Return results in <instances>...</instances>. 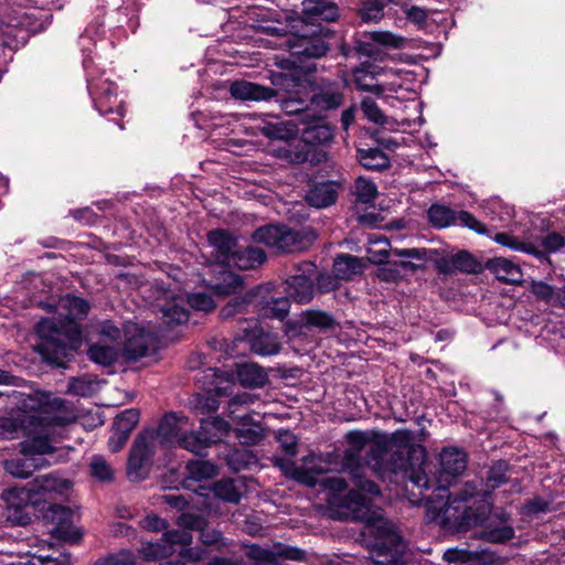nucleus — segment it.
Wrapping results in <instances>:
<instances>
[{
	"label": "nucleus",
	"instance_id": "nucleus-1",
	"mask_svg": "<svg viewBox=\"0 0 565 565\" xmlns=\"http://www.w3.org/2000/svg\"><path fill=\"white\" fill-rule=\"evenodd\" d=\"M348 441L351 446L347 455L349 459L367 446L366 466L380 479L391 483L409 480L419 487H428L426 476L415 471L419 461L417 454L422 455L423 450L413 443L411 431L401 429L391 435H379L372 441L364 433L351 431Z\"/></svg>",
	"mask_w": 565,
	"mask_h": 565
},
{
	"label": "nucleus",
	"instance_id": "nucleus-2",
	"mask_svg": "<svg viewBox=\"0 0 565 565\" xmlns=\"http://www.w3.org/2000/svg\"><path fill=\"white\" fill-rule=\"evenodd\" d=\"M352 480L359 491L351 490L342 499L341 505L352 514L354 519L366 520L364 533L373 536L374 542L371 545L370 557L372 562L369 565H403L406 544L396 532L394 525L382 516L369 518V504L365 495H379V486L362 477L359 469L352 471Z\"/></svg>",
	"mask_w": 565,
	"mask_h": 565
},
{
	"label": "nucleus",
	"instance_id": "nucleus-3",
	"mask_svg": "<svg viewBox=\"0 0 565 565\" xmlns=\"http://www.w3.org/2000/svg\"><path fill=\"white\" fill-rule=\"evenodd\" d=\"M58 306L66 312L64 319L45 318L38 322L40 343L36 351L50 364L62 365L82 344V331L77 320L87 317L90 306L79 297L65 295Z\"/></svg>",
	"mask_w": 565,
	"mask_h": 565
},
{
	"label": "nucleus",
	"instance_id": "nucleus-4",
	"mask_svg": "<svg viewBox=\"0 0 565 565\" xmlns=\"http://www.w3.org/2000/svg\"><path fill=\"white\" fill-rule=\"evenodd\" d=\"M416 446L418 447V445ZM419 448L423 450V452H425L424 448L420 446ZM417 457L419 458V461L415 466V471L427 476L420 468L424 454H417ZM439 461L440 471L438 479L435 482L427 479L428 487H419L416 483L413 484L419 489H434V492H436V498L446 499L443 507H440V511L444 512L447 519L454 520V514H459L462 511L463 504L469 502V498L478 495L477 484L475 482H466L465 486L456 493H450L448 490V486L450 484L451 479L461 475L467 468L468 460L467 454L465 451L456 447L445 448L439 455Z\"/></svg>",
	"mask_w": 565,
	"mask_h": 565
},
{
	"label": "nucleus",
	"instance_id": "nucleus-5",
	"mask_svg": "<svg viewBox=\"0 0 565 565\" xmlns=\"http://www.w3.org/2000/svg\"><path fill=\"white\" fill-rule=\"evenodd\" d=\"M75 420L71 407L61 398H54L33 417L36 436L21 443V454L35 458L36 455H46L54 451L52 441L61 438L58 429L66 427Z\"/></svg>",
	"mask_w": 565,
	"mask_h": 565
},
{
	"label": "nucleus",
	"instance_id": "nucleus-6",
	"mask_svg": "<svg viewBox=\"0 0 565 565\" xmlns=\"http://www.w3.org/2000/svg\"><path fill=\"white\" fill-rule=\"evenodd\" d=\"M507 463L497 462L487 471V489L482 490V493L477 489L478 495L469 498V501H473V505L465 503L462 511L459 514H454V521L458 525L471 527L482 524L487 520L491 511L487 497L491 490L507 482Z\"/></svg>",
	"mask_w": 565,
	"mask_h": 565
},
{
	"label": "nucleus",
	"instance_id": "nucleus-7",
	"mask_svg": "<svg viewBox=\"0 0 565 565\" xmlns=\"http://www.w3.org/2000/svg\"><path fill=\"white\" fill-rule=\"evenodd\" d=\"M316 235L310 231H294L282 225H266L253 233V239L277 253H296L308 248Z\"/></svg>",
	"mask_w": 565,
	"mask_h": 565
},
{
	"label": "nucleus",
	"instance_id": "nucleus-8",
	"mask_svg": "<svg viewBox=\"0 0 565 565\" xmlns=\"http://www.w3.org/2000/svg\"><path fill=\"white\" fill-rule=\"evenodd\" d=\"M295 29L296 32L287 35L281 43L295 58L294 64L301 62V57H321L327 53L329 46L320 34L321 29H306L301 24Z\"/></svg>",
	"mask_w": 565,
	"mask_h": 565
},
{
	"label": "nucleus",
	"instance_id": "nucleus-9",
	"mask_svg": "<svg viewBox=\"0 0 565 565\" xmlns=\"http://www.w3.org/2000/svg\"><path fill=\"white\" fill-rule=\"evenodd\" d=\"M428 218L437 228L462 225L479 234L486 233V226L472 214L466 211H456L443 204H433L428 210Z\"/></svg>",
	"mask_w": 565,
	"mask_h": 565
},
{
	"label": "nucleus",
	"instance_id": "nucleus-10",
	"mask_svg": "<svg viewBox=\"0 0 565 565\" xmlns=\"http://www.w3.org/2000/svg\"><path fill=\"white\" fill-rule=\"evenodd\" d=\"M493 241L502 246H507L513 250L531 254L540 259L545 257V252H556L565 244L564 238L557 233L548 234L543 239L542 245L544 249H541L540 246L532 242L522 241L509 233H497Z\"/></svg>",
	"mask_w": 565,
	"mask_h": 565
},
{
	"label": "nucleus",
	"instance_id": "nucleus-11",
	"mask_svg": "<svg viewBox=\"0 0 565 565\" xmlns=\"http://www.w3.org/2000/svg\"><path fill=\"white\" fill-rule=\"evenodd\" d=\"M302 18L292 20V28L319 29L316 22H333L340 13L339 7L332 0H303Z\"/></svg>",
	"mask_w": 565,
	"mask_h": 565
},
{
	"label": "nucleus",
	"instance_id": "nucleus-12",
	"mask_svg": "<svg viewBox=\"0 0 565 565\" xmlns=\"http://www.w3.org/2000/svg\"><path fill=\"white\" fill-rule=\"evenodd\" d=\"M7 504V518L13 523L25 525L31 521V515L26 511L30 505L36 504V498H33L28 486L9 489L2 494Z\"/></svg>",
	"mask_w": 565,
	"mask_h": 565
},
{
	"label": "nucleus",
	"instance_id": "nucleus-13",
	"mask_svg": "<svg viewBox=\"0 0 565 565\" xmlns=\"http://www.w3.org/2000/svg\"><path fill=\"white\" fill-rule=\"evenodd\" d=\"M315 268L312 263H303L298 268L299 273L286 280L288 298H292L298 303H307L313 298Z\"/></svg>",
	"mask_w": 565,
	"mask_h": 565
},
{
	"label": "nucleus",
	"instance_id": "nucleus-14",
	"mask_svg": "<svg viewBox=\"0 0 565 565\" xmlns=\"http://www.w3.org/2000/svg\"><path fill=\"white\" fill-rule=\"evenodd\" d=\"M88 90L95 107L100 114H109L117 108L121 114V107L117 102V87L114 82L103 78H88Z\"/></svg>",
	"mask_w": 565,
	"mask_h": 565
},
{
	"label": "nucleus",
	"instance_id": "nucleus-15",
	"mask_svg": "<svg viewBox=\"0 0 565 565\" xmlns=\"http://www.w3.org/2000/svg\"><path fill=\"white\" fill-rule=\"evenodd\" d=\"M207 241L213 260L224 268H231L237 248L236 238L224 230H214L209 233Z\"/></svg>",
	"mask_w": 565,
	"mask_h": 565
},
{
	"label": "nucleus",
	"instance_id": "nucleus-16",
	"mask_svg": "<svg viewBox=\"0 0 565 565\" xmlns=\"http://www.w3.org/2000/svg\"><path fill=\"white\" fill-rule=\"evenodd\" d=\"M245 326L242 328L244 337H239L238 340H249L250 349L258 355H274L280 350V344L276 335L269 333L257 334L258 322L257 320L250 319L243 322Z\"/></svg>",
	"mask_w": 565,
	"mask_h": 565
},
{
	"label": "nucleus",
	"instance_id": "nucleus-17",
	"mask_svg": "<svg viewBox=\"0 0 565 565\" xmlns=\"http://www.w3.org/2000/svg\"><path fill=\"white\" fill-rule=\"evenodd\" d=\"M387 73H392V71H387L374 63L365 62L353 70V83L360 90L382 95L385 89L377 83V78Z\"/></svg>",
	"mask_w": 565,
	"mask_h": 565
},
{
	"label": "nucleus",
	"instance_id": "nucleus-18",
	"mask_svg": "<svg viewBox=\"0 0 565 565\" xmlns=\"http://www.w3.org/2000/svg\"><path fill=\"white\" fill-rule=\"evenodd\" d=\"M190 427L189 418L177 413L167 414L160 422L156 438L163 445L178 446L184 430Z\"/></svg>",
	"mask_w": 565,
	"mask_h": 565
},
{
	"label": "nucleus",
	"instance_id": "nucleus-19",
	"mask_svg": "<svg viewBox=\"0 0 565 565\" xmlns=\"http://www.w3.org/2000/svg\"><path fill=\"white\" fill-rule=\"evenodd\" d=\"M152 433L140 434L134 441L128 459V475L131 479H140L142 469L151 456Z\"/></svg>",
	"mask_w": 565,
	"mask_h": 565
},
{
	"label": "nucleus",
	"instance_id": "nucleus-20",
	"mask_svg": "<svg viewBox=\"0 0 565 565\" xmlns=\"http://www.w3.org/2000/svg\"><path fill=\"white\" fill-rule=\"evenodd\" d=\"M33 498H36V503L45 500L52 493H63L70 489V481L60 479L54 475H42L34 478L28 484Z\"/></svg>",
	"mask_w": 565,
	"mask_h": 565
},
{
	"label": "nucleus",
	"instance_id": "nucleus-21",
	"mask_svg": "<svg viewBox=\"0 0 565 565\" xmlns=\"http://www.w3.org/2000/svg\"><path fill=\"white\" fill-rule=\"evenodd\" d=\"M248 555L258 561V565H281L276 561L277 556L286 559L301 561L305 552L291 546H277L275 551H269L253 545L248 551Z\"/></svg>",
	"mask_w": 565,
	"mask_h": 565
},
{
	"label": "nucleus",
	"instance_id": "nucleus-22",
	"mask_svg": "<svg viewBox=\"0 0 565 565\" xmlns=\"http://www.w3.org/2000/svg\"><path fill=\"white\" fill-rule=\"evenodd\" d=\"M179 524L182 529L167 531L163 533V540L166 542L175 543V545H189L192 542V534L190 530L201 531L204 525V519L190 513H183L179 518Z\"/></svg>",
	"mask_w": 565,
	"mask_h": 565
},
{
	"label": "nucleus",
	"instance_id": "nucleus-23",
	"mask_svg": "<svg viewBox=\"0 0 565 565\" xmlns=\"http://www.w3.org/2000/svg\"><path fill=\"white\" fill-rule=\"evenodd\" d=\"M231 95L241 100L262 102L269 100L277 95L270 87L247 81H236L230 87Z\"/></svg>",
	"mask_w": 565,
	"mask_h": 565
},
{
	"label": "nucleus",
	"instance_id": "nucleus-24",
	"mask_svg": "<svg viewBox=\"0 0 565 565\" xmlns=\"http://www.w3.org/2000/svg\"><path fill=\"white\" fill-rule=\"evenodd\" d=\"M343 100L344 95L338 83H323L310 98L315 108L324 111L339 108Z\"/></svg>",
	"mask_w": 565,
	"mask_h": 565
},
{
	"label": "nucleus",
	"instance_id": "nucleus-25",
	"mask_svg": "<svg viewBox=\"0 0 565 565\" xmlns=\"http://www.w3.org/2000/svg\"><path fill=\"white\" fill-rule=\"evenodd\" d=\"M486 267L501 281L508 284H519L522 281L523 273L521 267L509 258H491L487 262Z\"/></svg>",
	"mask_w": 565,
	"mask_h": 565
},
{
	"label": "nucleus",
	"instance_id": "nucleus-26",
	"mask_svg": "<svg viewBox=\"0 0 565 565\" xmlns=\"http://www.w3.org/2000/svg\"><path fill=\"white\" fill-rule=\"evenodd\" d=\"M162 323L168 328L183 324L189 320V311L185 308L184 299L181 297L173 298L159 305Z\"/></svg>",
	"mask_w": 565,
	"mask_h": 565
},
{
	"label": "nucleus",
	"instance_id": "nucleus-27",
	"mask_svg": "<svg viewBox=\"0 0 565 565\" xmlns=\"http://www.w3.org/2000/svg\"><path fill=\"white\" fill-rule=\"evenodd\" d=\"M274 462L286 477L295 479L309 487L316 486L317 475L313 470L307 469L302 466H297L296 462L289 458L275 457Z\"/></svg>",
	"mask_w": 565,
	"mask_h": 565
},
{
	"label": "nucleus",
	"instance_id": "nucleus-28",
	"mask_svg": "<svg viewBox=\"0 0 565 565\" xmlns=\"http://www.w3.org/2000/svg\"><path fill=\"white\" fill-rule=\"evenodd\" d=\"M338 186L333 182L315 184L306 195L309 205L317 209L327 207L335 202Z\"/></svg>",
	"mask_w": 565,
	"mask_h": 565
},
{
	"label": "nucleus",
	"instance_id": "nucleus-29",
	"mask_svg": "<svg viewBox=\"0 0 565 565\" xmlns=\"http://www.w3.org/2000/svg\"><path fill=\"white\" fill-rule=\"evenodd\" d=\"M256 128L260 131V134L273 140H289L295 137L296 129L295 126L285 121H268L265 118H262Z\"/></svg>",
	"mask_w": 565,
	"mask_h": 565
},
{
	"label": "nucleus",
	"instance_id": "nucleus-30",
	"mask_svg": "<svg viewBox=\"0 0 565 565\" xmlns=\"http://www.w3.org/2000/svg\"><path fill=\"white\" fill-rule=\"evenodd\" d=\"M391 254L393 257L401 258V260L395 262L401 273H414L418 270L422 265L414 263L413 259L424 262L426 256L425 249L419 248H391Z\"/></svg>",
	"mask_w": 565,
	"mask_h": 565
},
{
	"label": "nucleus",
	"instance_id": "nucleus-31",
	"mask_svg": "<svg viewBox=\"0 0 565 565\" xmlns=\"http://www.w3.org/2000/svg\"><path fill=\"white\" fill-rule=\"evenodd\" d=\"M266 260V254L258 247H246L244 249L236 248L232 267L247 270L262 265Z\"/></svg>",
	"mask_w": 565,
	"mask_h": 565
},
{
	"label": "nucleus",
	"instance_id": "nucleus-32",
	"mask_svg": "<svg viewBox=\"0 0 565 565\" xmlns=\"http://www.w3.org/2000/svg\"><path fill=\"white\" fill-rule=\"evenodd\" d=\"M200 428L205 434V437L210 444H216L225 437L230 430L231 425L220 416L211 418H202L200 420Z\"/></svg>",
	"mask_w": 565,
	"mask_h": 565
},
{
	"label": "nucleus",
	"instance_id": "nucleus-33",
	"mask_svg": "<svg viewBox=\"0 0 565 565\" xmlns=\"http://www.w3.org/2000/svg\"><path fill=\"white\" fill-rule=\"evenodd\" d=\"M363 271L362 260L352 255H340L334 259L333 273L342 280L351 279L354 275Z\"/></svg>",
	"mask_w": 565,
	"mask_h": 565
},
{
	"label": "nucleus",
	"instance_id": "nucleus-34",
	"mask_svg": "<svg viewBox=\"0 0 565 565\" xmlns=\"http://www.w3.org/2000/svg\"><path fill=\"white\" fill-rule=\"evenodd\" d=\"M237 377L246 387H262L267 382L266 372L255 363H244L237 369Z\"/></svg>",
	"mask_w": 565,
	"mask_h": 565
},
{
	"label": "nucleus",
	"instance_id": "nucleus-35",
	"mask_svg": "<svg viewBox=\"0 0 565 565\" xmlns=\"http://www.w3.org/2000/svg\"><path fill=\"white\" fill-rule=\"evenodd\" d=\"M39 459L31 456H23L22 458H13L4 462L7 472L17 478H28L31 473L41 468L42 463L38 462Z\"/></svg>",
	"mask_w": 565,
	"mask_h": 565
},
{
	"label": "nucleus",
	"instance_id": "nucleus-36",
	"mask_svg": "<svg viewBox=\"0 0 565 565\" xmlns=\"http://www.w3.org/2000/svg\"><path fill=\"white\" fill-rule=\"evenodd\" d=\"M162 543L145 542L139 548V554L146 562L159 561L174 553L175 543L166 542L163 537Z\"/></svg>",
	"mask_w": 565,
	"mask_h": 565
},
{
	"label": "nucleus",
	"instance_id": "nucleus-37",
	"mask_svg": "<svg viewBox=\"0 0 565 565\" xmlns=\"http://www.w3.org/2000/svg\"><path fill=\"white\" fill-rule=\"evenodd\" d=\"M360 163L370 170H382L390 166L387 156L377 148L359 149Z\"/></svg>",
	"mask_w": 565,
	"mask_h": 565
},
{
	"label": "nucleus",
	"instance_id": "nucleus-38",
	"mask_svg": "<svg viewBox=\"0 0 565 565\" xmlns=\"http://www.w3.org/2000/svg\"><path fill=\"white\" fill-rule=\"evenodd\" d=\"M178 446L193 454L200 455L210 447V444L205 434L200 428L199 431H188V429H185Z\"/></svg>",
	"mask_w": 565,
	"mask_h": 565
},
{
	"label": "nucleus",
	"instance_id": "nucleus-39",
	"mask_svg": "<svg viewBox=\"0 0 565 565\" xmlns=\"http://www.w3.org/2000/svg\"><path fill=\"white\" fill-rule=\"evenodd\" d=\"M188 477L195 481L209 480L216 476V466L205 460H192L186 465Z\"/></svg>",
	"mask_w": 565,
	"mask_h": 565
},
{
	"label": "nucleus",
	"instance_id": "nucleus-40",
	"mask_svg": "<svg viewBox=\"0 0 565 565\" xmlns=\"http://www.w3.org/2000/svg\"><path fill=\"white\" fill-rule=\"evenodd\" d=\"M89 359L104 366H109L116 362L118 358V350L109 344H93L88 350Z\"/></svg>",
	"mask_w": 565,
	"mask_h": 565
},
{
	"label": "nucleus",
	"instance_id": "nucleus-41",
	"mask_svg": "<svg viewBox=\"0 0 565 565\" xmlns=\"http://www.w3.org/2000/svg\"><path fill=\"white\" fill-rule=\"evenodd\" d=\"M138 420L139 412L136 408H129L116 416L113 427L121 431V440L129 439Z\"/></svg>",
	"mask_w": 565,
	"mask_h": 565
},
{
	"label": "nucleus",
	"instance_id": "nucleus-42",
	"mask_svg": "<svg viewBox=\"0 0 565 565\" xmlns=\"http://www.w3.org/2000/svg\"><path fill=\"white\" fill-rule=\"evenodd\" d=\"M451 269L470 274L479 269V264L470 253L462 250L452 255L447 260V268L445 270Z\"/></svg>",
	"mask_w": 565,
	"mask_h": 565
},
{
	"label": "nucleus",
	"instance_id": "nucleus-43",
	"mask_svg": "<svg viewBox=\"0 0 565 565\" xmlns=\"http://www.w3.org/2000/svg\"><path fill=\"white\" fill-rule=\"evenodd\" d=\"M333 129L328 124H315L303 131V140L308 143L322 145L331 141Z\"/></svg>",
	"mask_w": 565,
	"mask_h": 565
},
{
	"label": "nucleus",
	"instance_id": "nucleus-44",
	"mask_svg": "<svg viewBox=\"0 0 565 565\" xmlns=\"http://www.w3.org/2000/svg\"><path fill=\"white\" fill-rule=\"evenodd\" d=\"M89 472L93 478L102 482L111 481L115 475L111 465L99 455H95L90 458Z\"/></svg>",
	"mask_w": 565,
	"mask_h": 565
},
{
	"label": "nucleus",
	"instance_id": "nucleus-45",
	"mask_svg": "<svg viewBox=\"0 0 565 565\" xmlns=\"http://www.w3.org/2000/svg\"><path fill=\"white\" fill-rule=\"evenodd\" d=\"M214 494L227 502L237 503L241 500L242 492L233 479H223L214 483Z\"/></svg>",
	"mask_w": 565,
	"mask_h": 565
},
{
	"label": "nucleus",
	"instance_id": "nucleus-46",
	"mask_svg": "<svg viewBox=\"0 0 565 565\" xmlns=\"http://www.w3.org/2000/svg\"><path fill=\"white\" fill-rule=\"evenodd\" d=\"M148 339L143 333L130 337L124 347L125 354L129 360H138L139 358L145 356L148 353Z\"/></svg>",
	"mask_w": 565,
	"mask_h": 565
},
{
	"label": "nucleus",
	"instance_id": "nucleus-47",
	"mask_svg": "<svg viewBox=\"0 0 565 565\" xmlns=\"http://www.w3.org/2000/svg\"><path fill=\"white\" fill-rule=\"evenodd\" d=\"M93 565H139L138 557L129 550H121L98 558Z\"/></svg>",
	"mask_w": 565,
	"mask_h": 565
},
{
	"label": "nucleus",
	"instance_id": "nucleus-48",
	"mask_svg": "<svg viewBox=\"0 0 565 565\" xmlns=\"http://www.w3.org/2000/svg\"><path fill=\"white\" fill-rule=\"evenodd\" d=\"M354 188L356 200L361 203L367 204L373 202L377 194V188L374 182L362 177L356 179Z\"/></svg>",
	"mask_w": 565,
	"mask_h": 565
},
{
	"label": "nucleus",
	"instance_id": "nucleus-49",
	"mask_svg": "<svg viewBox=\"0 0 565 565\" xmlns=\"http://www.w3.org/2000/svg\"><path fill=\"white\" fill-rule=\"evenodd\" d=\"M289 307V298H276L264 306L263 315L268 318L282 320L288 315Z\"/></svg>",
	"mask_w": 565,
	"mask_h": 565
},
{
	"label": "nucleus",
	"instance_id": "nucleus-50",
	"mask_svg": "<svg viewBox=\"0 0 565 565\" xmlns=\"http://www.w3.org/2000/svg\"><path fill=\"white\" fill-rule=\"evenodd\" d=\"M252 397L249 394H242V395H236L234 396L230 402H228V406H227V412H228V415L233 418V419H237L239 423H242L243 425H247L249 424L250 419H252V416L249 414H243V415H236V413L238 412V408L241 406H245V405H248L252 403Z\"/></svg>",
	"mask_w": 565,
	"mask_h": 565
},
{
	"label": "nucleus",
	"instance_id": "nucleus-51",
	"mask_svg": "<svg viewBox=\"0 0 565 565\" xmlns=\"http://www.w3.org/2000/svg\"><path fill=\"white\" fill-rule=\"evenodd\" d=\"M369 38L374 43L393 49L403 47L404 44L406 43V39L387 31L371 32Z\"/></svg>",
	"mask_w": 565,
	"mask_h": 565
},
{
	"label": "nucleus",
	"instance_id": "nucleus-52",
	"mask_svg": "<svg viewBox=\"0 0 565 565\" xmlns=\"http://www.w3.org/2000/svg\"><path fill=\"white\" fill-rule=\"evenodd\" d=\"M223 281L225 284H216L212 287L216 295L236 294L242 287L241 278L230 271L223 273Z\"/></svg>",
	"mask_w": 565,
	"mask_h": 565
},
{
	"label": "nucleus",
	"instance_id": "nucleus-53",
	"mask_svg": "<svg viewBox=\"0 0 565 565\" xmlns=\"http://www.w3.org/2000/svg\"><path fill=\"white\" fill-rule=\"evenodd\" d=\"M68 393L78 396H89L96 391V383L88 377L72 379L67 387Z\"/></svg>",
	"mask_w": 565,
	"mask_h": 565
},
{
	"label": "nucleus",
	"instance_id": "nucleus-54",
	"mask_svg": "<svg viewBox=\"0 0 565 565\" xmlns=\"http://www.w3.org/2000/svg\"><path fill=\"white\" fill-rule=\"evenodd\" d=\"M361 109L364 116L376 125H384L386 121V117L383 111L379 107V105L370 97H365L361 102Z\"/></svg>",
	"mask_w": 565,
	"mask_h": 565
},
{
	"label": "nucleus",
	"instance_id": "nucleus-55",
	"mask_svg": "<svg viewBox=\"0 0 565 565\" xmlns=\"http://www.w3.org/2000/svg\"><path fill=\"white\" fill-rule=\"evenodd\" d=\"M191 403L196 413L203 415L214 413L220 407L217 398L209 395H198Z\"/></svg>",
	"mask_w": 565,
	"mask_h": 565
},
{
	"label": "nucleus",
	"instance_id": "nucleus-56",
	"mask_svg": "<svg viewBox=\"0 0 565 565\" xmlns=\"http://www.w3.org/2000/svg\"><path fill=\"white\" fill-rule=\"evenodd\" d=\"M306 321L309 326L320 329H333L335 326L334 319L322 311H308L306 313Z\"/></svg>",
	"mask_w": 565,
	"mask_h": 565
},
{
	"label": "nucleus",
	"instance_id": "nucleus-57",
	"mask_svg": "<svg viewBox=\"0 0 565 565\" xmlns=\"http://www.w3.org/2000/svg\"><path fill=\"white\" fill-rule=\"evenodd\" d=\"M309 102L307 99L290 96L280 100V108L287 115L300 114L308 109Z\"/></svg>",
	"mask_w": 565,
	"mask_h": 565
},
{
	"label": "nucleus",
	"instance_id": "nucleus-58",
	"mask_svg": "<svg viewBox=\"0 0 565 565\" xmlns=\"http://www.w3.org/2000/svg\"><path fill=\"white\" fill-rule=\"evenodd\" d=\"M189 305L200 311H211L215 308V301L213 298L204 292H195L189 296L188 298Z\"/></svg>",
	"mask_w": 565,
	"mask_h": 565
},
{
	"label": "nucleus",
	"instance_id": "nucleus-59",
	"mask_svg": "<svg viewBox=\"0 0 565 565\" xmlns=\"http://www.w3.org/2000/svg\"><path fill=\"white\" fill-rule=\"evenodd\" d=\"M248 302L245 297L232 298L220 311L223 319H230L237 313H243Z\"/></svg>",
	"mask_w": 565,
	"mask_h": 565
},
{
	"label": "nucleus",
	"instance_id": "nucleus-60",
	"mask_svg": "<svg viewBox=\"0 0 565 565\" xmlns=\"http://www.w3.org/2000/svg\"><path fill=\"white\" fill-rule=\"evenodd\" d=\"M514 535L513 527L503 525L483 533L487 541L492 543H502L511 540Z\"/></svg>",
	"mask_w": 565,
	"mask_h": 565
},
{
	"label": "nucleus",
	"instance_id": "nucleus-61",
	"mask_svg": "<svg viewBox=\"0 0 565 565\" xmlns=\"http://www.w3.org/2000/svg\"><path fill=\"white\" fill-rule=\"evenodd\" d=\"M532 294L541 300L546 302L556 301V292L554 288L543 281H534L531 286Z\"/></svg>",
	"mask_w": 565,
	"mask_h": 565
},
{
	"label": "nucleus",
	"instance_id": "nucleus-62",
	"mask_svg": "<svg viewBox=\"0 0 565 565\" xmlns=\"http://www.w3.org/2000/svg\"><path fill=\"white\" fill-rule=\"evenodd\" d=\"M277 439L287 456L292 457L297 454V438L291 431L279 430Z\"/></svg>",
	"mask_w": 565,
	"mask_h": 565
},
{
	"label": "nucleus",
	"instance_id": "nucleus-63",
	"mask_svg": "<svg viewBox=\"0 0 565 565\" xmlns=\"http://www.w3.org/2000/svg\"><path fill=\"white\" fill-rule=\"evenodd\" d=\"M377 277L383 281H395L401 278V270L397 268L395 262L387 260L382 264L377 269Z\"/></svg>",
	"mask_w": 565,
	"mask_h": 565
},
{
	"label": "nucleus",
	"instance_id": "nucleus-64",
	"mask_svg": "<svg viewBox=\"0 0 565 565\" xmlns=\"http://www.w3.org/2000/svg\"><path fill=\"white\" fill-rule=\"evenodd\" d=\"M140 526L149 532H160L167 527V523L154 514H148L140 520Z\"/></svg>",
	"mask_w": 565,
	"mask_h": 565
}]
</instances>
